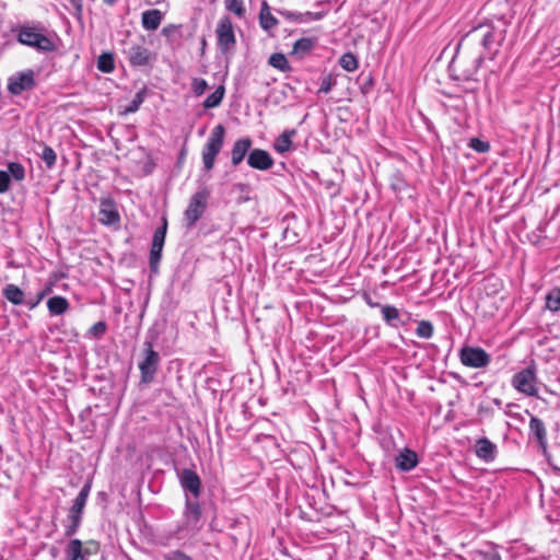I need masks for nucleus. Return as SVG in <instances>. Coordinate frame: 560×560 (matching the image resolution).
<instances>
[{"label": "nucleus", "instance_id": "3", "mask_svg": "<svg viewBox=\"0 0 560 560\" xmlns=\"http://www.w3.org/2000/svg\"><path fill=\"white\" fill-rule=\"evenodd\" d=\"M43 27L36 26H21L18 33V40L42 52H48L56 49V46L50 37L45 35Z\"/></svg>", "mask_w": 560, "mask_h": 560}, {"label": "nucleus", "instance_id": "30", "mask_svg": "<svg viewBox=\"0 0 560 560\" xmlns=\"http://www.w3.org/2000/svg\"><path fill=\"white\" fill-rule=\"evenodd\" d=\"M529 429L535 434L538 442L541 445H544L546 443V436H547L544 422L537 417H532L530 421H529Z\"/></svg>", "mask_w": 560, "mask_h": 560}, {"label": "nucleus", "instance_id": "8", "mask_svg": "<svg viewBox=\"0 0 560 560\" xmlns=\"http://www.w3.org/2000/svg\"><path fill=\"white\" fill-rule=\"evenodd\" d=\"M208 197L209 194L206 190L197 191L190 197L188 207L184 213L187 228H192L201 218L207 208Z\"/></svg>", "mask_w": 560, "mask_h": 560}, {"label": "nucleus", "instance_id": "35", "mask_svg": "<svg viewBox=\"0 0 560 560\" xmlns=\"http://www.w3.org/2000/svg\"><path fill=\"white\" fill-rule=\"evenodd\" d=\"M7 173L10 175V178L12 177L16 182H22L25 178V168L19 162H10Z\"/></svg>", "mask_w": 560, "mask_h": 560}, {"label": "nucleus", "instance_id": "21", "mask_svg": "<svg viewBox=\"0 0 560 560\" xmlns=\"http://www.w3.org/2000/svg\"><path fill=\"white\" fill-rule=\"evenodd\" d=\"M163 20V14L158 9L147 10L142 13V26L147 31H155L159 28Z\"/></svg>", "mask_w": 560, "mask_h": 560}, {"label": "nucleus", "instance_id": "25", "mask_svg": "<svg viewBox=\"0 0 560 560\" xmlns=\"http://www.w3.org/2000/svg\"><path fill=\"white\" fill-rule=\"evenodd\" d=\"M259 22L260 26L265 31H270L278 24V20L271 14L269 7L266 2L262 3L260 13H259Z\"/></svg>", "mask_w": 560, "mask_h": 560}, {"label": "nucleus", "instance_id": "32", "mask_svg": "<svg viewBox=\"0 0 560 560\" xmlns=\"http://www.w3.org/2000/svg\"><path fill=\"white\" fill-rule=\"evenodd\" d=\"M545 305L550 312L560 311V288H553L546 294Z\"/></svg>", "mask_w": 560, "mask_h": 560}, {"label": "nucleus", "instance_id": "12", "mask_svg": "<svg viewBox=\"0 0 560 560\" xmlns=\"http://www.w3.org/2000/svg\"><path fill=\"white\" fill-rule=\"evenodd\" d=\"M485 58L486 55L479 54L469 62V65H465L464 60H462L457 55L452 61L454 69L459 71L457 79L465 81L472 80Z\"/></svg>", "mask_w": 560, "mask_h": 560}, {"label": "nucleus", "instance_id": "56", "mask_svg": "<svg viewBox=\"0 0 560 560\" xmlns=\"http://www.w3.org/2000/svg\"><path fill=\"white\" fill-rule=\"evenodd\" d=\"M493 560H500V557L498 555L493 556Z\"/></svg>", "mask_w": 560, "mask_h": 560}, {"label": "nucleus", "instance_id": "11", "mask_svg": "<svg viewBox=\"0 0 560 560\" xmlns=\"http://www.w3.org/2000/svg\"><path fill=\"white\" fill-rule=\"evenodd\" d=\"M167 230V221L163 219L162 226L158 228L153 234L151 250H150V269L152 272H158L159 264L162 257V250L165 242V235Z\"/></svg>", "mask_w": 560, "mask_h": 560}, {"label": "nucleus", "instance_id": "27", "mask_svg": "<svg viewBox=\"0 0 560 560\" xmlns=\"http://www.w3.org/2000/svg\"><path fill=\"white\" fill-rule=\"evenodd\" d=\"M316 40L308 37H303L298 39L293 45V55H299L301 57L308 54L315 47Z\"/></svg>", "mask_w": 560, "mask_h": 560}, {"label": "nucleus", "instance_id": "42", "mask_svg": "<svg viewBox=\"0 0 560 560\" xmlns=\"http://www.w3.org/2000/svg\"><path fill=\"white\" fill-rule=\"evenodd\" d=\"M42 159L48 168H51L56 163V153L50 147H45L42 153Z\"/></svg>", "mask_w": 560, "mask_h": 560}, {"label": "nucleus", "instance_id": "49", "mask_svg": "<svg viewBox=\"0 0 560 560\" xmlns=\"http://www.w3.org/2000/svg\"><path fill=\"white\" fill-rule=\"evenodd\" d=\"M69 2L79 14L82 12V0H69Z\"/></svg>", "mask_w": 560, "mask_h": 560}, {"label": "nucleus", "instance_id": "54", "mask_svg": "<svg viewBox=\"0 0 560 560\" xmlns=\"http://www.w3.org/2000/svg\"><path fill=\"white\" fill-rule=\"evenodd\" d=\"M206 45H207V40H206V38L203 37V38L201 39V47H202V49L206 47Z\"/></svg>", "mask_w": 560, "mask_h": 560}, {"label": "nucleus", "instance_id": "38", "mask_svg": "<svg viewBox=\"0 0 560 560\" xmlns=\"http://www.w3.org/2000/svg\"><path fill=\"white\" fill-rule=\"evenodd\" d=\"M433 325L429 320H421L416 329L417 336L424 339H430L433 336Z\"/></svg>", "mask_w": 560, "mask_h": 560}, {"label": "nucleus", "instance_id": "20", "mask_svg": "<svg viewBox=\"0 0 560 560\" xmlns=\"http://www.w3.org/2000/svg\"><path fill=\"white\" fill-rule=\"evenodd\" d=\"M418 465V456L415 451L405 448L396 457V467L401 471H409Z\"/></svg>", "mask_w": 560, "mask_h": 560}, {"label": "nucleus", "instance_id": "41", "mask_svg": "<svg viewBox=\"0 0 560 560\" xmlns=\"http://www.w3.org/2000/svg\"><path fill=\"white\" fill-rule=\"evenodd\" d=\"M468 147L479 153H486L490 150V143L482 141L479 138H471L469 140Z\"/></svg>", "mask_w": 560, "mask_h": 560}, {"label": "nucleus", "instance_id": "22", "mask_svg": "<svg viewBox=\"0 0 560 560\" xmlns=\"http://www.w3.org/2000/svg\"><path fill=\"white\" fill-rule=\"evenodd\" d=\"M3 296L13 305H26L25 293L16 284L9 283L2 289Z\"/></svg>", "mask_w": 560, "mask_h": 560}, {"label": "nucleus", "instance_id": "43", "mask_svg": "<svg viewBox=\"0 0 560 560\" xmlns=\"http://www.w3.org/2000/svg\"><path fill=\"white\" fill-rule=\"evenodd\" d=\"M208 88V83L205 79L195 78L191 82V89L196 96H200L205 93Z\"/></svg>", "mask_w": 560, "mask_h": 560}, {"label": "nucleus", "instance_id": "17", "mask_svg": "<svg viewBox=\"0 0 560 560\" xmlns=\"http://www.w3.org/2000/svg\"><path fill=\"white\" fill-rule=\"evenodd\" d=\"M295 136V129H285L275 139L272 148L275 149L276 152H278L281 155H284L288 152L295 150V147L293 144V138Z\"/></svg>", "mask_w": 560, "mask_h": 560}, {"label": "nucleus", "instance_id": "6", "mask_svg": "<svg viewBox=\"0 0 560 560\" xmlns=\"http://www.w3.org/2000/svg\"><path fill=\"white\" fill-rule=\"evenodd\" d=\"M143 346V359L139 362L138 366L142 382L150 383L154 380L161 358L160 354L153 350L151 341H144Z\"/></svg>", "mask_w": 560, "mask_h": 560}, {"label": "nucleus", "instance_id": "50", "mask_svg": "<svg viewBox=\"0 0 560 560\" xmlns=\"http://www.w3.org/2000/svg\"><path fill=\"white\" fill-rule=\"evenodd\" d=\"M178 28V26L174 25V24H170L167 26H165L163 30H162V33L165 35V36H168L172 32L176 31Z\"/></svg>", "mask_w": 560, "mask_h": 560}, {"label": "nucleus", "instance_id": "14", "mask_svg": "<svg viewBox=\"0 0 560 560\" xmlns=\"http://www.w3.org/2000/svg\"><path fill=\"white\" fill-rule=\"evenodd\" d=\"M179 481L183 489L189 492L195 499L200 495L201 480L196 471L188 468L183 469L179 475Z\"/></svg>", "mask_w": 560, "mask_h": 560}, {"label": "nucleus", "instance_id": "2", "mask_svg": "<svg viewBox=\"0 0 560 560\" xmlns=\"http://www.w3.org/2000/svg\"><path fill=\"white\" fill-rule=\"evenodd\" d=\"M201 508L197 500L186 497L184 521L176 529L178 538L194 537L201 529Z\"/></svg>", "mask_w": 560, "mask_h": 560}, {"label": "nucleus", "instance_id": "15", "mask_svg": "<svg viewBox=\"0 0 560 560\" xmlns=\"http://www.w3.org/2000/svg\"><path fill=\"white\" fill-rule=\"evenodd\" d=\"M247 164L259 171H267L273 166V159L262 149H254L248 153Z\"/></svg>", "mask_w": 560, "mask_h": 560}, {"label": "nucleus", "instance_id": "55", "mask_svg": "<svg viewBox=\"0 0 560 560\" xmlns=\"http://www.w3.org/2000/svg\"><path fill=\"white\" fill-rule=\"evenodd\" d=\"M393 187H394L395 189H399V188H400V184H399V183H396V185H393Z\"/></svg>", "mask_w": 560, "mask_h": 560}, {"label": "nucleus", "instance_id": "26", "mask_svg": "<svg viewBox=\"0 0 560 560\" xmlns=\"http://www.w3.org/2000/svg\"><path fill=\"white\" fill-rule=\"evenodd\" d=\"M68 560H84L83 545L80 539H71L66 549Z\"/></svg>", "mask_w": 560, "mask_h": 560}, {"label": "nucleus", "instance_id": "19", "mask_svg": "<svg viewBox=\"0 0 560 560\" xmlns=\"http://www.w3.org/2000/svg\"><path fill=\"white\" fill-rule=\"evenodd\" d=\"M497 445L487 438H481L476 443V455L489 463L495 458Z\"/></svg>", "mask_w": 560, "mask_h": 560}, {"label": "nucleus", "instance_id": "37", "mask_svg": "<svg viewBox=\"0 0 560 560\" xmlns=\"http://www.w3.org/2000/svg\"><path fill=\"white\" fill-rule=\"evenodd\" d=\"M144 95H145L144 90L137 92L136 95L133 96V98L130 101V103L124 109V113L125 114L136 113L139 109V107L141 106V104L143 103Z\"/></svg>", "mask_w": 560, "mask_h": 560}, {"label": "nucleus", "instance_id": "46", "mask_svg": "<svg viewBox=\"0 0 560 560\" xmlns=\"http://www.w3.org/2000/svg\"><path fill=\"white\" fill-rule=\"evenodd\" d=\"M11 178L5 171H0V194H4L10 188Z\"/></svg>", "mask_w": 560, "mask_h": 560}, {"label": "nucleus", "instance_id": "1", "mask_svg": "<svg viewBox=\"0 0 560 560\" xmlns=\"http://www.w3.org/2000/svg\"><path fill=\"white\" fill-rule=\"evenodd\" d=\"M508 31V24L504 20L498 19L481 23L471 28L462 39L458 48L471 45H480L490 59L494 58L503 44Z\"/></svg>", "mask_w": 560, "mask_h": 560}, {"label": "nucleus", "instance_id": "45", "mask_svg": "<svg viewBox=\"0 0 560 560\" xmlns=\"http://www.w3.org/2000/svg\"><path fill=\"white\" fill-rule=\"evenodd\" d=\"M164 560H194L182 550H172L164 556Z\"/></svg>", "mask_w": 560, "mask_h": 560}, {"label": "nucleus", "instance_id": "5", "mask_svg": "<svg viewBox=\"0 0 560 560\" xmlns=\"http://www.w3.org/2000/svg\"><path fill=\"white\" fill-rule=\"evenodd\" d=\"M458 357L464 366L471 369H485L491 362V355L480 347L464 346Z\"/></svg>", "mask_w": 560, "mask_h": 560}, {"label": "nucleus", "instance_id": "9", "mask_svg": "<svg viewBox=\"0 0 560 560\" xmlns=\"http://www.w3.org/2000/svg\"><path fill=\"white\" fill-rule=\"evenodd\" d=\"M129 63L133 67H143L154 60V55L145 46L143 37L139 42H131L125 50Z\"/></svg>", "mask_w": 560, "mask_h": 560}, {"label": "nucleus", "instance_id": "33", "mask_svg": "<svg viewBox=\"0 0 560 560\" xmlns=\"http://www.w3.org/2000/svg\"><path fill=\"white\" fill-rule=\"evenodd\" d=\"M97 69L104 73H110L115 69L113 54L103 52L97 59Z\"/></svg>", "mask_w": 560, "mask_h": 560}, {"label": "nucleus", "instance_id": "31", "mask_svg": "<svg viewBox=\"0 0 560 560\" xmlns=\"http://www.w3.org/2000/svg\"><path fill=\"white\" fill-rule=\"evenodd\" d=\"M81 520H82L81 512L69 510V514H68L69 524L66 525V530H65L66 536L70 537L78 532L80 524H81Z\"/></svg>", "mask_w": 560, "mask_h": 560}, {"label": "nucleus", "instance_id": "28", "mask_svg": "<svg viewBox=\"0 0 560 560\" xmlns=\"http://www.w3.org/2000/svg\"><path fill=\"white\" fill-rule=\"evenodd\" d=\"M225 94V88L224 85H219L214 92H212L203 102V107L206 109L218 107Z\"/></svg>", "mask_w": 560, "mask_h": 560}, {"label": "nucleus", "instance_id": "51", "mask_svg": "<svg viewBox=\"0 0 560 560\" xmlns=\"http://www.w3.org/2000/svg\"><path fill=\"white\" fill-rule=\"evenodd\" d=\"M97 551V547L95 546L93 549L89 548V547H85L83 548V556H84V560H88V558L95 553Z\"/></svg>", "mask_w": 560, "mask_h": 560}, {"label": "nucleus", "instance_id": "44", "mask_svg": "<svg viewBox=\"0 0 560 560\" xmlns=\"http://www.w3.org/2000/svg\"><path fill=\"white\" fill-rule=\"evenodd\" d=\"M50 287H47L46 289L40 291L35 299H28L26 301V306L30 310H34L42 302V300L50 292Z\"/></svg>", "mask_w": 560, "mask_h": 560}, {"label": "nucleus", "instance_id": "48", "mask_svg": "<svg viewBox=\"0 0 560 560\" xmlns=\"http://www.w3.org/2000/svg\"><path fill=\"white\" fill-rule=\"evenodd\" d=\"M363 298L365 303L372 308L382 306L378 302H374L369 294H364Z\"/></svg>", "mask_w": 560, "mask_h": 560}, {"label": "nucleus", "instance_id": "52", "mask_svg": "<svg viewBox=\"0 0 560 560\" xmlns=\"http://www.w3.org/2000/svg\"><path fill=\"white\" fill-rule=\"evenodd\" d=\"M304 15L307 16L310 20H320L323 18L322 13H313V12H306Z\"/></svg>", "mask_w": 560, "mask_h": 560}, {"label": "nucleus", "instance_id": "29", "mask_svg": "<svg viewBox=\"0 0 560 560\" xmlns=\"http://www.w3.org/2000/svg\"><path fill=\"white\" fill-rule=\"evenodd\" d=\"M90 491H91V483L86 482L82 487V489L80 490V492L77 495V498H75L72 506L70 508V510L83 513V510H84V506L86 504Z\"/></svg>", "mask_w": 560, "mask_h": 560}, {"label": "nucleus", "instance_id": "7", "mask_svg": "<svg viewBox=\"0 0 560 560\" xmlns=\"http://www.w3.org/2000/svg\"><path fill=\"white\" fill-rule=\"evenodd\" d=\"M513 387L526 396H537L538 389L536 387V369L529 365L526 369L516 373L512 378Z\"/></svg>", "mask_w": 560, "mask_h": 560}, {"label": "nucleus", "instance_id": "39", "mask_svg": "<svg viewBox=\"0 0 560 560\" xmlns=\"http://www.w3.org/2000/svg\"><path fill=\"white\" fill-rule=\"evenodd\" d=\"M225 7L230 12L236 14L240 18L244 16L246 11L243 0H226Z\"/></svg>", "mask_w": 560, "mask_h": 560}, {"label": "nucleus", "instance_id": "53", "mask_svg": "<svg viewBox=\"0 0 560 560\" xmlns=\"http://www.w3.org/2000/svg\"><path fill=\"white\" fill-rule=\"evenodd\" d=\"M118 0H103V2L107 5H114Z\"/></svg>", "mask_w": 560, "mask_h": 560}, {"label": "nucleus", "instance_id": "13", "mask_svg": "<svg viewBox=\"0 0 560 560\" xmlns=\"http://www.w3.org/2000/svg\"><path fill=\"white\" fill-rule=\"evenodd\" d=\"M34 85V72L27 70L11 77L9 79L8 90L13 95H19L24 91L31 90Z\"/></svg>", "mask_w": 560, "mask_h": 560}, {"label": "nucleus", "instance_id": "18", "mask_svg": "<svg viewBox=\"0 0 560 560\" xmlns=\"http://www.w3.org/2000/svg\"><path fill=\"white\" fill-rule=\"evenodd\" d=\"M252 144H253V141L248 137L237 139L234 142L232 150H231V163L234 166H237L242 163V161L248 153Z\"/></svg>", "mask_w": 560, "mask_h": 560}, {"label": "nucleus", "instance_id": "10", "mask_svg": "<svg viewBox=\"0 0 560 560\" xmlns=\"http://www.w3.org/2000/svg\"><path fill=\"white\" fill-rule=\"evenodd\" d=\"M218 47L222 54H229L235 46V35L229 18H222L215 30Z\"/></svg>", "mask_w": 560, "mask_h": 560}, {"label": "nucleus", "instance_id": "16", "mask_svg": "<svg viewBox=\"0 0 560 560\" xmlns=\"http://www.w3.org/2000/svg\"><path fill=\"white\" fill-rule=\"evenodd\" d=\"M100 221L105 225L118 223L120 220L116 205L110 198H102L100 201Z\"/></svg>", "mask_w": 560, "mask_h": 560}, {"label": "nucleus", "instance_id": "23", "mask_svg": "<svg viewBox=\"0 0 560 560\" xmlns=\"http://www.w3.org/2000/svg\"><path fill=\"white\" fill-rule=\"evenodd\" d=\"M47 307L51 315H61L69 310V302L63 296H52L47 301Z\"/></svg>", "mask_w": 560, "mask_h": 560}, {"label": "nucleus", "instance_id": "34", "mask_svg": "<svg viewBox=\"0 0 560 560\" xmlns=\"http://www.w3.org/2000/svg\"><path fill=\"white\" fill-rule=\"evenodd\" d=\"M269 65L280 71H287L290 69L289 62L283 54L276 52L269 57Z\"/></svg>", "mask_w": 560, "mask_h": 560}, {"label": "nucleus", "instance_id": "47", "mask_svg": "<svg viewBox=\"0 0 560 560\" xmlns=\"http://www.w3.org/2000/svg\"><path fill=\"white\" fill-rule=\"evenodd\" d=\"M91 331L95 336H101L106 331V324L104 322H97L92 326Z\"/></svg>", "mask_w": 560, "mask_h": 560}, {"label": "nucleus", "instance_id": "4", "mask_svg": "<svg viewBox=\"0 0 560 560\" xmlns=\"http://www.w3.org/2000/svg\"><path fill=\"white\" fill-rule=\"evenodd\" d=\"M225 128L223 125H217L203 147L202 150V164L207 172H210L215 162L217 155L220 153L224 143Z\"/></svg>", "mask_w": 560, "mask_h": 560}, {"label": "nucleus", "instance_id": "36", "mask_svg": "<svg viewBox=\"0 0 560 560\" xmlns=\"http://www.w3.org/2000/svg\"><path fill=\"white\" fill-rule=\"evenodd\" d=\"M339 65L346 71L351 72L358 68V59L353 54L346 52L340 57Z\"/></svg>", "mask_w": 560, "mask_h": 560}, {"label": "nucleus", "instance_id": "40", "mask_svg": "<svg viewBox=\"0 0 560 560\" xmlns=\"http://www.w3.org/2000/svg\"><path fill=\"white\" fill-rule=\"evenodd\" d=\"M337 80L336 78L329 73L322 78L320 86L318 90V93L327 94L331 91V89L336 85Z\"/></svg>", "mask_w": 560, "mask_h": 560}, {"label": "nucleus", "instance_id": "24", "mask_svg": "<svg viewBox=\"0 0 560 560\" xmlns=\"http://www.w3.org/2000/svg\"><path fill=\"white\" fill-rule=\"evenodd\" d=\"M381 312L384 320L392 327H398L400 324V314L397 307L393 305H382Z\"/></svg>", "mask_w": 560, "mask_h": 560}]
</instances>
